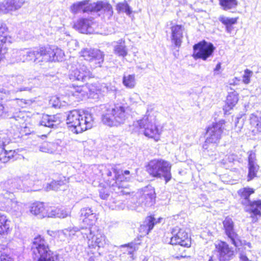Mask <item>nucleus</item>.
<instances>
[{
  "label": "nucleus",
  "mask_w": 261,
  "mask_h": 261,
  "mask_svg": "<svg viewBox=\"0 0 261 261\" xmlns=\"http://www.w3.org/2000/svg\"><path fill=\"white\" fill-rule=\"evenodd\" d=\"M102 115V122L110 126L123 124L129 117L128 107L123 104H114L113 106L104 105Z\"/></svg>",
  "instance_id": "nucleus-1"
},
{
  "label": "nucleus",
  "mask_w": 261,
  "mask_h": 261,
  "mask_svg": "<svg viewBox=\"0 0 261 261\" xmlns=\"http://www.w3.org/2000/svg\"><path fill=\"white\" fill-rule=\"evenodd\" d=\"M5 78L7 81V85L5 88L0 89V92L10 96L15 97L22 91H31L34 87L33 81H36V79L32 80V81H27L21 74H11L5 75Z\"/></svg>",
  "instance_id": "nucleus-2"
},
{
  "label": "nucleus",
  "mask_w": 261,
  "mask_h": 261,
  "mask_svg": "<svg viewBox=\"0 0 261 261\" xmlns=\"http://www.w3.org/2000/svg\"><path fill=\"white\" fill-rule=\"evenodd\" d=\"M154 109L153 105L148 106L145 115L142 119L134 122V126L136 127L135 131L142 132L146 137L153 138L158 141L161 131L156 125L155 117L150 114Z\"/></svg>",
  "instance_id": "nucleus-3"
},
{
  "label": "nucleus",
  "mask_w": 261,
  "mask_h": 261,
  "mask_svg": "<svg viewBox=\"0 0 261 261\" xmlns=\"http://www.w3.org/2000/svg\"><path fill=\"white\" fill-rule=\"evenodd\" d=\"M81 233L84 238L88 240L89 248H104L108 244L106 236L101 231L96 225L88 223V226L82 225L81 227Z\"/></svg>",
  "instance_id": "nucleus-4"
},
{
  "label": "nucleus",
  "mask_w": 261,
  "mask_h": 261,
  "mask_svg": "<svg viewBox=\"0 0 261 261\" xmlns=\"http://www.w3.org/2000/svg\"><path fill=\"white\" fill-rule=\"evenodd\" d=\"M35 178L34 176L29 174L23 175L21 177H16L9 179L4 184V187L6 189V194L5 197L6 198H11L12 196L13 191L15 190H20L24 192L35 191L33 189L34 185Z\"/></svg>",
  "instance_id": "nucleus-5"
},
{
  "label": "nucleus",
  "mask_w": 261,
  "mask_h": 261,
  "mask_svg": "<svg viewBox=\"0 0 261 261\" xmlns=\"http://www.w3.org/2000/svg\"><path fill=\"white\" fill-rule=\"evenodd\" d=\"M224 125L225 121L221 120L207 128L206 133V139L203 145V149L209 155H213L217 144L221 138Z\"/></svg>",
  "instance_id": "nucleus-6"
},
{
  "label": "nucleus",
  "mask_w": 261,
  "mask_h": 261,
  "mask_svg": "<svg viewBox=\"0 0 261 261\" xmlns=\"http://www.w3.org/2000/svg\"><path fill=\"white\" fill-rule=\"evenodd\" d=\"M45 51V47L35 48L31 49H14L13 50L10 63L11 64H14L20 61L24 62L30 61L36 63L45 62L44 60Z\"/></svg>",
  "instance_id": "nucleus-7"
},
{
  "label": "nucleus",
  "mask_w": 261,
  "mask_h": 261,
  "mask_svg": "<svg viewBox=\"0 0 261 261\" xmlns=\"http://www.w3.org/2000/svg\"><path fill=\"white\" fill-rule=\"evenodd\" d=\"M31 249L34 261H55L56 259L47 241L40 236L34 239Z\"/></svg>",
  "instance_id": "nucleus-8"
},
{
  "label": "nucleus",
  "mask_w": 261,
  "mask_h": 261,
  "mask_svg": "<svg viewBox=\"0 0 261 261\" xmlns=\"http://www.w3.org/2000/svg\"><path fill=\"white\" fill-rule=\"evenodd\" d=\"M171 164L168 161L162 159H154L150 161L147 167L148 173L153 177H164L166 183L171 178Z\"/></svg>",
  "instance_id": "nucleus-9"
},
{
  "label": "nucleus",
  "mask_w": 261,
  "mask_h": 261,
  "mask_svg": "<svg viewBox=\"0 0 261 261\" xmlns=\"http://www.w3.org/2000/svg\"><path fill=\"white\" fill-rule=\"evenodd\" d=\"M70 10L73 14L81 12H98L100 11L107 12L110 14L113 13L111 5L107 1H98L92 4H89L88 1L79 2L73 4L70 6Z\"/></svg>",
  "instance_id": "nucleus-10"
},
{
  "label": "nucleus",
  "mask_w": 261,
  "mask_h": 261,
  "mask_svg": "<svg viewBox=\"0 0 261 261\" xmlns=\"http://www.w3.org/2000/svg\"><path fill=\"white\" fill-rule=\"evenodd\" d=\"M215 49V47L212 43L203 40L193 46V57L196 60L201 59L206 61L213 56Z\"/></svg>",
  "instance_id": "nucleus-11"
},
{
  "label": "nucleus",
  "mask_w": 261,
  "mask_h": 261,
  "mask_svg": "<svg viewBox=\"0 0 261 261\" xmlns=\"http://www.w3.org/2000/svg\"><path fill=\"white\" fill-rule=\"evenodd\" d=\"M172 236L170 239V244L179 245L181 246L189 247L191 246V240L188 233L183 228L178 226L173 227L171 230Z\"/></svg>",
  "instance_id": "nucleus-12"
},
{
  "label": "nucleus",
  "mask_w": 261,
  "mask_h": 261,
  "mask_svg": "<svg viewBox=\"0 0 261 261\" xmlns=\"http://www.w3.org/2000/svg\"><path fill=\"white\" fill-rule=\"evenodd\" d=\"M215 250L219 261H229L234 256L233 248L224 241H218L215 244Z\"/></svg>",
  "instance_id": "nucleus-13"
},
{
  "label": "nucleus",
  "mask_w": 261,
  "mask_h": 261,
  "mask_svg": "<svg viewBox=\"0 0 261 261\" xmlns=\"http://www.w3.org/2000/svg\"><path fill=\"white\" fill-rule=\"evenodd\" d=\"M10 142V139L7 133L0 132V148L4 147ZM15 152L14 150L3 149L0 152V162L3 163L13 160Z\"/></svg>",
  "instance_id": "nucleus-14"
},
{
  "label": "nucleus",
  "mask_w": 261,
  "mask_h": 261,
  "mask_svg": "<svg viewBox=\"0 0 261 261\" xmlns=\"http://www.w3.org/2000/svg\"><path fill=\"white\" fill-rule=\"evenodd\" d=\"M223 229L225 234L230 239L231 243L236 247L239 246L240 240L239 236L234 229V222L232 219L226 217L223 221Z\"/></svg>",
  "instance_id": "nucleus-15"
},
{
  "label": "nucleus",
  "mask_w": 261,
  "mask_h": 261,
  "mask_svg": "<svg viewBox=\"0 0 261 261\" xmlns=\"http://www.w3.org/2000/svg\"><path fill=\"white\" fill-rule=\"evenodd\" d=\"M69 79L74 81H86L92 77V74L89 69L84 65H80L75 69L71 70L69 73Z\"/></svg>",
  "instance_id": "nucleus-16"
},
{
  "label": "nucleus",
  "mask_w": 261,
  "mask_h": 261,
  "mask_svg": "<svg viewBox=\"0 0 261 261\" xmlns=\"http://www.w3.org/2000/svg\"><path fill=\"white\" fill-rule=\"evenodd\" d=\"M155 191L151 186L143 188L140 192L139 202L146 206H151L155 200Z\"/></svg>",
  "instance_id": "nucleus-17"
},
{
  "label": "nucleus",
  "mask_w": 261,
  "mask_h": 261,
  "mask_svg": "<svg viewBox=\"0 0 261 261\" xmlns=\"http://www.w3.org/2000/svg\"><path fill=\"white\" fill-rule=\"evenodd\" d=\"M81 116L79 119L80 124H78L76 129L74 130V133L76 134L81 133L91 128L94 124V118L91 113L84 112L81 114Z\"/></svg>",
  "instance_id": "nucleus-18"
},
{
  "label": "nucleus",
  "mask_w": 261,
  "mask_h": 261,
  "mask_svg": "<svg viewBox=\"0 0 261 261\" xmlns=\"http://www.w3.org/2000/svg\"><path fill=\"white\" fill-rule=\"evenodd\" d=\"M44 52V60L45 62L61 61L64 56V51L56 46L45 47Z\"/></svg>",
  "instance_id": "nucleus-19"
},
{
  "label": "nucleus",
  "mask_w": 261,
  "mask_h": 261,
  "mask_svg": "<svg viewBox=\"0 0 261 261\" xmlns=\"http://www.w3.org/2000/svg\"><path fill=\"white\" fill-rule=\"evenodd\" d=\"M81 56L86 60L89 61H95L96 64H100L103 60L102 53L98 50L91 48H86L81 51ZM100 66V65H98Z\"/></svg>",
  "instance_id": "nucleus-20"
},
{
  "label": "nucleus",
  "mask_w": 261,
  "mask_h": 261,
  "mask_svg": "<svg viewBox=\"0 0 261 261\" xmlns=\"http://www.w3.org/2000/svg\"><path fill=\"white\" fill-rule=\"evenodd\" d=\"M7 27L4 23L0 22V67L4 62L2 56L6 53L5 47L3 48L4 44L7 42H10V38L8 36L7 33Z\"/></svg>",
  "instance_id": "nucleus-21"
},
{
  "label": "nucleus",
  "mask_w": 261,
  "mask_h": 261,
  "mask_svg": "<svg viewBox=\"0 0 261 261\" xmlns=\"http://www.w3.org/2000/svg\"><path fill=\"white\" fill-rule=\"evenodd\" d=\"M171 40L176 47H180L183 38L184 27L181 25L175 24L171 27Z\"/></svg>",
  "instance_id": "nucleus-22"
},
{
  "label": "nucleus",
  "mask_w": 261,
  "mask_h": 261,
  "mask_svg": "<svg viewBox=\"0 0 261 261\" xmlns=\"http://www.w3.org/2000/svg\"><path fill=\"white\" fill-rule=\"evenodd\" d=\"M133 178L132 174L127 170H121L118 173H116V179L110 180V186H117V184H123L131 181Z\"/></svg>",
  "instance_id": "nucleus-23"
},
{
  "label": "nucleus",
  "mask_w": 261,
  "mask_h": 261,
  "mask_svg": "<svg viewBox=\"0 0 261 261\" xmlns=\"http://www.w3.org/2000/svg\"><path fill=\"white\" fill-rule=\"evenodd\" d=\"M246 205L248 206L247 211L251 214V217L252 219V222H256L261 217V200L251 201L249 204Z\"/></svg>",
  "instance_id": "nucleus-24"
},
{
  "label": "nucleus",
  "mask_w": 261,
  "mask_h": 261,
  "mask_svg": "<svg viewBox=\"0 0 261 261\" xmlns=\"http://www.w3.org/2000/svg\"><path fill=\"white\" fill-rule=\"evenodd\" d=\"M62 121L59 114L55 115H43L40 122L41 125L54 128L57 127Z\"/></svg>",
  "instance_id": "nucleus-25"
},
{
  "label": "nucleus",
  "mask_w": 261,
  "mask_h": 261,
  "mask_svg": "<svg viewBox=\"0 0 261 261\" xmlns=\"http://www.w3.org/2000/svg\"><path fill=\"white\" fill-rule=\"evenodd\" d=\"M92 24V21L85 18H81L74 24V28L82 33L91 34L94 31Z\"/></svg>",
  "instance_id": "nucleus-26"
},
{
  "label": "nucleus",
  "mask_w": 261,
  "mask_h": 261,
  "mask_svg": "<svg viewBox=\"0 0 261 261\" xmlns=\"http://www.w3.org/2000/svg\"><path fill=\"white\" fill-rule=\"evenodd\" d=\"M80 112L76 110L69 112L66 119L67 124L68 127L71 128L72 132L74 133V130L76 129L77 125L80 124L79 119L81 116Z\"/></svg>",
  "instance_id": "nucleus-27"
},
{
  "label": "nucleus",
  "mask_w": 261,
  "mask_h": 261,
  "mask_svg": "<svg viewBox=\"0 0 261 261\" xmlns=\"http://www.w3.org/2000/svg\"><path fill=\"white\" fill-rule=\"evenodd\" d=\"M49 207L45 208L42 202H36L32 204L30 211L35 215L39 216L40 218L48 217Z\"/></svg>",
  "instance_id": "nucleus-28"
},
{
  "label": "nucleus",
  "mask_w": 261,
  "mask_h": 261,
  "mask_svg": "<svg viewBox=\"0 0 261 261\" xmlns=\"http://www.w3.org/2000/svg\"><path fill=\"white\" fill-rule=\"evenodd\" d=\"M250 123L253 133L261 132V113L252 114L250 117Z\"/></svg>",
  "instance_id": "nucleus-29"
},
{
  "label": "nucleus",
  "mask_w": 261,
  "mask_h": 261,
  "mask_svg": "<svg viewBox=\"0 0 261 261\" xmlns=\"http://www.w3.org/2000/svg\"><path fill=\"white\" fill-rule=\"evenodd\" d=\"M156 223L154 217H147L139 227V231L142 234L145 235L148 234L151 230L153 228L154 224Z\"/></svg>",
  "instance_id": "nucleus-30"
},
{
  "label": "nucleus",
  "mask_w": 261,
  "mask_h": 261,
  "mask_svg": "<svg viewBox=\"0 0 261 261\" xmlns=\"http://www.w3.org/2000/svg\"><path fill=\"white\" fill-rule=\"evenodd\" d=\"M119 170L114 165H108L105 168L102 175L106 179L107 184L110 186V182L112 179H116V173H118Z\"/></svg>",
  "instance_id": "nucleus-31"
},
{
  "label": "nucleus",
  "mask_w": 261,
  "mask_h": 261,
  "mask_svg": "<svg viewBox=\"0 0 261 261\" xmlns=\"http://www.w3.org/2000/svg\"><path fill=\"white\" fill-rule=\"evenodd\" d=\"M81 216L82 217H84L81 227L82 225L88 226V224L91 223L94 224L93 219L95 216L91 208L84 207L82 208L81 210Z\"/></svg>",
  "instance_id": "nucleus-32"
},
{
  "label": "nucleus",
  "mask_w": 261,
  "mask_h": 261,
  "mask_svg": "<svg viewBox=\"0 0 261 261\" xmlns=\"http://www.w3.org/2000/svg\"><path fill=\"white\" fill-rule=\"evenodd\" d=\"M7 211L14 214L17 215L21 212L22 209V203L15 200H13L10 198H8L7 201Z\"/></svg>",
  "instance_id": "nucleus-33"
},
{
  "label": "nucleus",
  "mask_w": 261,
  "mask_h": 261,
  "mask_svg": "<svg viewBox=\"0 0 261 261\" xmlns=\"http://www.w3.org/2000/svg\"><path fill=\"white\" fill-rule=\"evenodd\" d=\"M254 193V190L250 188H244L240 189L238 191V194L241 197L243 200L242 203L244 204H249L251 201L249 198L252 194Z\"/></svg>",
  "instance_id": "nucleus-34"
},
{
  "label": "nucleus",
  "mask_w": 261,
  "mask_h": 261,
  "mask_svg": "<svg viewBox=\"0 0 261 261\" xmlns=\"http://www.w3.org/2000/svg\"><path fill=\"white\" fill-rule=\"evenodd\" d=\"M49 212L48 217H57L60 218H64L69 215L70 212L66 211L65 210L55 208L49 207Z\"/></svg>",
  "instance_id": "nucleus-35"
},
{
  "label": "nucleus",
  "mask_w": 261,
  "mask_h": 261,
  "mask_svg": "<svg viewBox=\"0 0 261 261\" xmlns=\"http://www.w3.org/2000/svg\"><path fill=\"white\" fill-rule=\"evenodd\" d=\"M238 97L235 93H231L228 95L226 98V105L223 110L226 112H228L238 102Z\"/></svg>",
  "instance_id": "nucleus-36"
},
{
  "label": "nucleus",
  "mask_w": 261,
  "mask_h": 261,
  "mask_svg": "<svg viewBox=\"0 0 261 261\" xmlns=\"http://www.w3.org/2000/svg\"><path fill=\"white\" fill-rule=\"evenodd\" d=\"M59 146L53 142H44L39 146V150L41 152L54 153H55Z\"/></svg>",
  "instance_id": "nucleus-37"
},
{
  "label": "nucleus",
  "mask_w": 261,
  "mask_h": 261,
  "mask_svg": "<svg viewBox=\"0 0 261 261\" xmlns=\"http://www.w3.org/2000/svg\"><path fill=\"white\" fill-rule=\"evenodd\" d=\"M66 181V179L64 180H54L51 181L46 187L47 190H53L55 191L58 190H65Z\"/></svg>",
  "instance_id": "nucleus-38"
},
{
  "label": "nucleus",
  "mask_w": 261,
  "mask_h": 261,
  "mask_svg": "<svg viewBox=\"0 0 261 261\" xmlns=\"http://www.w3.org/2000/svg\"><path fill=\"white\" fill-rule=\"evenodd\" d=\"M9 222L7 217L3 213L0 212V234L8 233L9 229Z\"/></svg>",
  "instance_id": "nucleus-39"
},
{
  "label": "nucleus",
  "mask_w": 261,
  "mask_h": 261,
  "mask_svg": "<svg viewBox=\"0 0 261 261\" xmlns=\"http://www.w3.org/2000/svg\"><path fill=\"white\" fill-rule=\"evenodd\" d=\"M219 2L222 9L225 11L236 9L238 6L237 0H219Z\"/></svg>",
  "instance_id": "nucleus-40"
},
{
  "label": "nucleus",
  "mask_w": 261,
  "mask_h": 261,
  "mask_svg": "<svg viewBox=\"0 0 261 261\" xmlns=\"http://www.w3.org/2000/svg\"><path fill=\"white\" fill-rule=\"evenodd\" d=\"M122 83L127 88H134L136 84L135 74L124 75L123 77Z\"/></svg>",
  "instance_id": "nucleus-41"
},
{
  "label": "nucleus",
  "mask_w": 261,
  "mask_h": 261,
  "mask_svg": "<svg viewBox=\"0 0 261 261\" xmlns=\"http://www.w3.org/2000/svg\"><path fill=\"white\" fill-rule=\"evenodd\" d=\"M111 187L113 188L115 193L119 195H127L131 192L130 190L123 184H117V186Z\"/></svg>",
  "instance_id": "nucleus-42"
},
{
  "label": "nucleus",
  "mask_w": 261,
  "mask_h": 261,
  "mask_svg": "<svg viewBox=\"0 0 261 261\" xmlns=\"http://www.w3.org/2000/svg\"><path fill=\"white\" fill-rule=\"evenodd\" d=\"M66 102L58 96L51 97L49 100V105L55 108H60L66 106Z\"/></svg>",
  "instance_id": "nucleus-43"
},
{
  "label": "nucleus",
  "mask_w": 261,
  "mask_h": 261,
  "mask_svg": "<svg viewBox=\"0 0 261 261\" xmlns=\"http://www.w3.org/2000/svg\"><path fill=\"white\" fill-rule=\"evenodd\" d=\"M10 12L16 11L25 4V0H9Z\"/></svg>",
  "instance_id": "nucleus-44"
},
{
  "label": "nucleus",
  "mask_w": 261,
  "mask_h": 261,
  "mask_svg": "<svg viewBox=\"0 0 261 261\" xmlns=\"http://www.w3.org/2000/svg\"><path fill=\"white\" fill-rule=\"evenodd\" d=\"M259 168V167L257 163L248 164V180H252L256 176Z\"/></svg>",
  "instance_id": "nucleus-45"
},
{
  "label": "nucleus",
  "mask_w": 261,
  "mask_h": 261,
  "mask_svg": "<svg viewBox=\"0 0 261 261\" xmlns=\"http://www.w3.org/2000/svg\"><path fill=\"white\" fill-rule=\"evenodd\" d=\"M219 20L227 27L228 25H231L236 23L237 21V19L236 18H229L225 17L224 15L220 16L219 17Z\"/></svg>",
  "instance_id": "nucleus-46"
},
{
  "label": "nucleus",
  "mask_w": 261,
  "mask_h": 261,
  "mask_svg": "<svg viewBox=\"0 0 261 261\" xmlns=\"http://www.w3.org/2000/svg\"><path fill=\"white\" fill-rule=\"evenodd\" d=\"M114 51L115 54L119 56L125 57L127 55V51L124 44L116 45L115 46Z\"/></svg>",
  "instance_id": "nucleus-47"
},
{
  "label": "nucleus",
  "mask_w": 261,
  "mask_h": 261,
  "mask_svg": "<svg viewBox=\"0 0 261 261\" xmlns=\"http://www.w3.org/2000/svg\"><path fill=\"white\" fill-rule=\"evenodd\" d=\"M68 230V240H71L75 236H77V233L81 232V227L78 228L76 227H69L66 228Z\"/></svg>",
  "instance_id": "nucleus-48"
},
{
  "label": "nucleus",
  "mask_w": 261,
  "mask_h": 261,
  "mask_svg": "<svg viewBox=\"0 0 261 261\" xmlns=\"http://www.w3.org/2000/svg\"><path fill=\"white\" fill-rule=\"evenodd\" d=\"M253 72L249 69H246L244 70L242 76V82L245 84H249L250 82V78L252 76Z\"/></svg>",
  "instance_id": "nucleus-49"
},
{
  "label": "nucleus",
  "mask_w": 261,
  "mask_h": 261,
  "mask_svg": "<svg viewBox=\"0 0 261 261\" xmlns=\"http://www.w3.org/2000/svg\"><path fill=\"white\" fill-rule=\"evenodd\" d=\"M70 92L73 96L76 97H80V95L83 96L85 94L83 88L81 86H74Z\"/></svg>",
  "instance_id": "nucleus-50"
},
{
  "label": "nucleus",
  "mask_w": 261,
  "mask_h": 261,
  "mask_svg": "<svg viewBox=\"0 0 261 261\" xmlns=\"http://www.w3.org/2000/svg\"><path fill=\"white\" fill-rule=\"evenodd\" d=\"M67 232L68 230H67L66 228L63 230H58L57 232H56V236L61 241H64L66 240H68Z\"/></svg>",
  "instance_id": "nucleus-51"
},
{
  "label": "nucleus",
  "mask_w": 261,
  "mask_h": 261,
  "mask_svg": "<svg viewBox=\"0 0 261 261\" xmlns=\"http://www.w3.org/2000/svg\"><path fill=\"white\" fill-rule=\"evenodd\" d=\"M117 10L119 11H123L125 12L127 14H129L131 13L130 9L126 3H120L117 5Z\"/></svg>",
  "instance_id": "nucleus-52"
},
{
  "label": "nucleus",
  "mask_w": 261,
  "mask_h": 261,
  "mask_svg": "<svg viewBox=\"0 0 261 261\" xmlns=\"http://www.w3.org/2000/svg\"><path fill=\"white\" fill-rule=\"evenodd\" d=\"M99 196L103 200H106L110 196V193L108 188L104 187H100L99 189Z\"/></svg>",
  "instance_id": "nucleus-53"
},
{
  "label": "nucleus",
  "mask_w": 261,
  "mask_h": 261,
  "mask_svg": "<svg viewBox=\"0 0 261 261\" xmlns=\"http://www.w3.org/2000/svg\"><path fill=\"white\" fill-rule=\"evenodd\" d=\"M0 12L7 14L10 12L9 0L0 3Z\"/></svg>",
  "instance_id": "nucleus-54"
},
{
  "label": "nucleus",
  "mask_w": 261,
  "mask_h": 261,
  "mask_svg": "<svg viewBox=\"0 0 261 261\" xmlns=\"http://www.w3.org/2000/svg\"><path fill=\"white\" fill-rule=\"evenodd\" d=\"M17 103L21 108L27 107L28 106L31 105L33 102L32 100H25L24 99L16 98Z\"/></svg>",
  "instance_id": "nucleus-55"
},
{
  "label": "nucleus",
  "mask_w": 261,
  "mask_h": 261,
  "mask_svg": "<svg viewBox=\"0 0 261 261\" xmlns=\"http://www.w3.org/2000/svg\"><path fill=\"white\" fill-rule=\"evenodd\" d=\"M5 249H6V246H5ZM5 250H2V252H0V261H14L13 259L6 253H5Z\"/></svg>",
  "instance_id": "nucleus-56"
},
{
  "label": "nucleus",
  "mask_w": 261,
  "mask_h": 261,
  "mask_svg": "<svg viewBox=\"0 0 261 261\" xmlns=\"http://www.w3.org/2000/svg\"><path fill=\"white\" fill-rule=\"evenodd\" d=\"M256 159L254 153H250L248 156V164L256 163Z\"/></svg>",
  "instance_id": "nucleus-57"
},
{
  "label": "nucleus",
  "mask_w": 261,
  "mask_h": 261,
  "mask_svg": "<svg viewBox=\"0 0 261 261\" xmlns=\"http://www.w3.org/2000/svg\"><path fill=\"white\" fill-rule=\"evenodd\" d=\"M24 116V113L22 112H19V113L18 115H14L13 117L16 120H19L20 119L23 118Z\"/></svg>",
  "instance_id": "nucleus-58"
},
{
  "label": "nucleus",
  "mask_w": 261,
  "mask_h": 261,
  "mask_svg": "<svg viewBox=\"0 0 261 261\" xmlns=\"http://www.w3.org/2000/svg\"><path fill=\"white\" fill-rule=\"evenodd\" d=\"M221 67V63H218L214 70V74H219Z\"/></svg>",
  "instance_id": "nucleus-59"
},
{
  "label": "nucleus",
  "mask_w": 261,
  "mask_h": 261,
  "mask_svg": "<svg viewBox=\"0 0 261 261\" xmlns=\"http://www.w3.org/2000/svg\"><path fill=\"white\" fill-rule=\"evenodd\" d=\"M107 89L109 91H111L114 93V95L116 96V94L119 92L118 90L115 86H111L110 88L107 87Z\"/></svg>",
  "instance_id": "nucleus-60"
},
{
  "label": "nucleus",
  "mask_w": 261,
  "mask_h": 261,
  "mask_svg": "<svg viewBox=\"0 0 261 261\" xmlns=\"http://www.w3.org/2000/svg\"><path fill=\"white\" fill-rule=\"evenodd\" d=\"M240 259L241 261H250L246 256L243 255L240 256Z\"/></svg>",
  "instance_id": "nucleus-61"
},
{
  "label": "nucleus",
  "mask_w": 261,
  "mask_h": 261,
  "mask_svg": "<svg viewBox=\"0 0 261 261\" xmlns=\"http://www.w3.org/2000/svg\"><path fill=\"white\" fill-rule=\"evenodd\" d=\"M4 107L2 105L0 104V116L2 115V114L3 113Z\"/></svg>",
  "instance_id": "nucleus-62"
},
{
  "label": "nucleus",
  "mask_w": 261,
  "mask_h": 261,
  "mask_svg": "<svg viewBox=\"0 0 261 261\" xmlns=\"http://www.w3.org/2000/svg\"><path fill=\"white\" fill-rule=\"evenodd\" d=\"M4 249V245L0 244V251H1V250Z\"/></svg>",
  "instance_id": "nucleus-63"
},
{
  "label": "nucleus",
  "mask_w": 261,
  "mask_h": 261,
  "mask_svg": "<svg viewBox=\"0 0 261 261\" xmlns=\"http://www.w3.org/2000/svg\"><path fill=\"white\" fill-rule=\"evenodd\" d=\"M208 261H215L212 257H211L208 260Z\"/></svg>",
  "instance_id": "nucleus-64"
}]
</instances>
